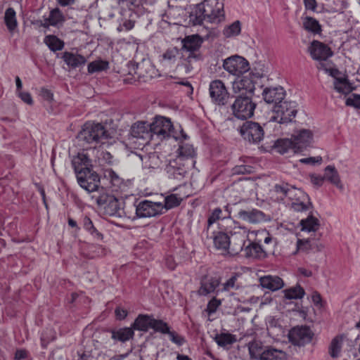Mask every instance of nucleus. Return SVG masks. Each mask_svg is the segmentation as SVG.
<instances>
[{
  "label": "nucleus",
  "mask_w": 360,
  "mask_h": 360,
  "mask_svg": "<svg viewBox=\"0 0 360 360\" xmlns=\"http://www.w3.org/2000/svg\"><path fill=\"white\" fill-rule=\"evenodd\" d=\"M152 323L151 328L154 329L155 331L160 332L162 334H168L169 333V327L167 323L163 321L153 319Z\"/></svg>",
  "instance_id": "obj_53"
},
{
  "label": "nucleus",
  "mask_w": 360,
  "mask_h": 360,
  "mask_svg": "<svg viewBox=\"0 0 360 360\" xmlns=\"http://www.w3.org/2000/svg\"><path fill=\"white\" fill-rule=\"evenodd\" d=\"M129 74L137 75V79L142 78L144 81L152 79L157 75V70L148 60H143L141 63H129L128 65Z\"/></svg>",
  "instance_id": "obj_10"
},
{
  "label": "nucleus",
  "mask_w": 360,
  "mask_h": 360,
  "mask_svg": "<svg viewBox=\"0 0 360 360\" xmlns=\"http://www.w3.org/2000/svg\"><path fill=\"white\" fill-rule=\"evenodd\" d=\"M237 276H231L226 283L223 284V290L229 291L233 289H238V285L236 284Z\"/></svg>",
  "instance_id": "obj_56"
},
{
  "label": "nucleus",
  "mask_w": 360,
  "mask_h": 360,
  "mask_svg": "<svg viewBox=\"0 0 360 360\" xmlns=\"http://www.w3.org/2000/svg\"><path fill=\"white\" fill-rule=\"evenodd\" d=\"M108 68V63L103 60H96L88 65V72L94 73L101 72Z\"/></svg>",
  "instance_id": "obj_51"
},
{
  "label": "nucleus",
  "mask_w": 360,
  "mask_h": 360,
  "mask_svg": "<svg viewBox=\"0 0 360 360\" xmlns=\"http://www.w3.org/2000/svg\"><path fill=\"white\" fill-rule=\"evenodd\" d=\"M252 172V167L250 165H236L233 168L234 174H250Z\"/></svg>",
  "instance_id": "obj_59"
},
{
  "label": "nucleus",
  "mask_w": 360,
  "mask_h": 360,
  "mask_svg": "<svg viewBox=\"0 0 360 360\" xmlns=\"http://www.w3.org/2000/svg\"><path fill=\"white\" fill-rule=\"evenodd\" d=\"M259 284L263 288L276 291L284 285L283 280L277 276L267 275L259 278Z\"/></svg>",
  "instance_id": "obj_27"
},
{
  "label": "nucleus",
  "mask_w": 360,
  "mask_h": 360,
  "mask_svg": "<svg viewBox=\"0 0 360 360\" xmlns=\"http://www.w3.org/2000/svg\"><path fill=\"white\" fill-rule=\"evenodd\" d=\"M150 129L152 139L156 136L157 138L163 139L172 136L173 125L169 119L158 117L150 124Z\"/></svg>",
  "instance_id": "obj_13"
},
{
  "label": "nucleus",
  "mask_w": 360,
  "mask_h": 360,
  "mask_svg": "<svg viewBox=\"0 0 360 360\" xmlns=\"http://www.w3.org/2000/svg\"><path fill=\"white\" fill-rule=\"evenodd\" d=\"M178 156L184 159V162H188L189 160H195V151L192 145L187 143H182L179 145L178 148Z\"/></svg>",
  "instance_id": "obj_34"
},
{
  "label": "nucleus",
  "mask_w": 360,
  "mask_h": 360,
  "mask_svg": "<svg viewBox=\"0 0 360 360\" xmlns=\"http://www.w3.org/2000/svg\"><path fill=\"white\" fill-rule=\"evenodd\" d=\"M300 225L302 226V231L308 232H314L319 227V220L313 216H309L306 219H302L300 221Z\"/></svg>",
  "instance_id": "obj_42"
},
{
  "label": "nucleus",
  "mask_w": 360,
  "mask_h": 360,
  "mask_svg": "<svg viewBox=\"0 0 360 360\" xmlns=\"http://www.w3.org/2000/svg\"><path fill=\"white\" fill-rule=\"evenodd\" d=\"M285 354L281 350L271 347H266V349L259 360H284Z\"/></svg>",
  "instance_id": "obj_37"
},
{
  "label": "nucleus",
  "mask_w": 360,
  "mask_h": 360,
  "mask_svg": "<svg viewBox=\"0 0 360 360\" xmlns=\"http://www.w3.org/2000/svg\"><path fill=\"white\" fill-rule=\"evenodd\" d=\"M209 91L213 102L222 105L226 103L229 98V92L221 80L216 79L211 82Z\"/></svg>",
  "instance_id": "obj_17"
},
{
  "label": "nucleus",
  "mask_w": 360,
  "mask_h": 360,
  "mask_svg": "<svg viewBox=\"0 0 360 360\" xmlns=\"http://www.w3.org/2000/svg\"><path fill=\"white\" fill-rule=\"evenodd\" d=\"M342 339L341 337H335L331 341L329 347V353L333 358L338 357L341 351Z\"/></svg>",
  "instance_id": "obj_48"
},
{
  "label": "nucleus",
  "mask_w": 360,
  "mask_h": 360,
  "mask_svg": "<svg viewBox=\"0 0 360 360\" xmlns=\"http://www.w3.org/2000/svg\"><path fill=\"white\" fill-rule=\"evenodd\" d=\"M304 4L306 9L315 11L316 8V0H304Z\"/></svg>",
  "instance_id": "obj_64"
},
{
  "label": "nucleus",
  "mask_w": 360,
  "mask_h": 360,
  "mask_svg": "<svg viewBox=\"0 0 360 360\" xmlns=\"http://www.w3.org/2000/svg\"><path fill=\"white\" fill-rule=\"evenodd\" d=\"M308 52L312 59L318 61H326L333 55V51L328 45L317 40L311 42Z\"/></svg>",
  "instance_id": "obj_16"
},
{
  "label": "nucleus",
  "mask_w": 360,
  "mask_h": 360,
  "mask_svg": "<svg viewBox=\"0 0 360 360\" xmlns=\"http://www.w3.org/2000/svg\"><path fill=\"white\" fill-rule=\"evenodd\" d=\"M168 335H169L170 340L178 346L183 345L186 342L183 336L178 335L174 331H169Z\"/></svg>",
  "instance_id": "obj_57"
},
{
  "label": "nucleus",
  "mask_w": 360,
  "mask_h": 360,
  "mask_svg": "<svg viewBox=\"0 0 360 360\" xmlns=\"http://www.w3.org/2000/svg\"><path fill=\"white\" fill-rule=\"evenodd\" d=\"M153 318L148 315L140 314L131 325L133 330L147 331L152 327Z\"/></svg>",
  "instance_id": "obj_30"
},
{
  "label": "nucleus",
  "mask_w": 360,
  "mask_h": 360,
  "mask_svg": "<svg viewBox=\"0 0 360 360\" xmlns=\"http://www.w3.org/2000/svg\"><path fill=\"white\" fill-rule=\"evenodd\" d=\"M248 347L250 358L255 360H259L266 349L261 341L255 340L250 342Z\"/></svg>",
  "instance_id": "obj_33"
},
{
  "label": "nucleus",
  "mask_w": 360,
  "mask_h": 360,
  "mask_svg": "<svg viewBox=\"0 0 360 360\" xmlns=\"http://www.w3.org/2000/svg\"><path fill=\"white\" fill-rule=\"evenodd\" d=\"M72 165L76 174V177L79 173L88 172V169L92 167L91 160L87 154L84 152L78 153L77 155L72 159Z\"/></svg>",
  "instance_id": "obj_23"
},
{
  "label": "nucleus",
  "mask_w": 360,
  "mask_h": 360,
  "mask_svg": "<svg viewBox=\"0 0 360 360\" xmlns=\"http://www.w3.org/2000/svg\"><path fill=\"white\" fill-rule=\"evenodd\" d=\"M48 18L50 21L49 24L53 27H59L65 21L64 15L58 8L51 10Z\"/></svg>",
  "instance_id": "obj_41"
},
{
  "label": "nucleus",
  "mask_w": 360,
  "mask_h": 360,
  "mask_svg": "<svg viewBox=\"0 0 360 360\" xmlns=\"http://www.w3.org/2000/svg\"><path fill=\"white\" fill-rule=\"evenodd\" d=\"M224 231L228 233L231 242L229 254L231 255L239 254L249 240V230L245 226H240L238 222L229 219L226 221Z\"/></svg>",
  "instance_id": "obj_2"
},
{
  "label": "nucleus",
  "mask_w": 360,
  "mask_h": 360,
  "mask_svg": "<svg viewBox=\"0 0 360 360\" xmlns=\"http://www.w3.org/2000/svg\"><path fill=\"white\" fill-rule=\"evenodd\" d=\"M231 210H230V206L228 205L224 207V210H222L221 208H215L211 214L209 216L207 219V230H206V234L207 237H208L209 234V229L210 226L216 222L217 220L219 219H227V221L231 219Z\"/></svg>",
  "instance_id": "obj_26"
},
{
  "label": "nucleus",
  "mask_w": 360,
  "mask_h": 360,
  "mask_svg": "<svg viewBox=\"0 0 360 360\" xmlns=\"http://www.w3.org/2000/svg\"><path fill=\"white\" fill-rule=\"evenodd\" d=\"M163 204L150 200H142L136 205V214L139 218L156 217L162 214Z\"/></svg>",
  "instance_id": "obj_14"
},
{
  "label": "nucleus",
  "mask_w": 360,
  "mask_h": 360,
  "mask_svg": "<svg viewBox=\"0 0 360 360\" xmlns=\"http://www.w3.org/2000/svg\"><path fill=\"white\" fill-rule=\"evenodd\" d=\"M295 145V152H302L309 146L313 141V134L309 129H300L292 135Z\"/></svg>",
  "instance_id": "obj_19"
},
{
  "label": "nucleus",
  "mask_w": 360,
  "mask_h": 360,
  "mask_svg": "<svg viewBox=\"0 0 360 360\" xmlns=\"http://www.w3.org/2000/svg\"><path fill=\"white\" fill-rule=\"evenodd\" d=\"M311 203L309 197L307 199H302L293 201L291 203V208L296 212H304L309 209Z\"/></svg>",
  "instance_id": "obj_50"
},
{
  "label": "nucleus",
  "mask_w": 360,
  "mask_h": 360,
  "mask_svg": "<svg viewBox=\"0 0 360 360\" xmlns=\"http://www.w3.org/2000/svg\"><path fill=\"white\" fill-rule=\"evenodd\" d=\"M219 285V281L215 277H205L201 281V285L198 290L200 295H207L213 292Z\"/></svg>",
  "instance_id": "obj_29"
},
{
  "label": "nucleus",
  "mask_w": 360,
  "mask_h": 360,
  "mask_svg": "<svg viewBox=\"0 0 360 360\" xmlns=\"http://www.w3.org/2000/svg\"><path fill=\"white\" fill-rule=\"evenodd\" d=\"M346 105L353 106L356 108H360V95L353 94V98H348L346 101Z\"/></svg>",
  "instance_id": "obj_60"
},
{
  "label": "nucleus",
  "mask_w": 360,
  "mask_h": 360,
  "mask_svg": "<svg viewBox=\"0 0 360 360\" xmlns=\"http://www.w3.org/2000/svg\"><path fill=\"white\" fill-rule=\"evenodd\" d=\"M131 139H141L143 141L141 145L144 146L148 143L151 138V131L150 129V124L145 122H139L131 126Z\"/></svg>",
  "instance_id": "obj_20"
},
{
  "label": "nucleus",
  "mask_w": 360,
  "mask_h": 360,
  "mask_svg": "<svg viewBox=\"0 0 360 360\" xmlns=\"http://www.w3.org/2000/svg\"><path fill=\"white\" fill-rule=\"evenodd\" d=\"M321 161H322V158L320 156L302 158V159L300 160V162L302 163L311 164V165H314L315 163H321Z\"/></svg>",
  "instance_id": "obj_62"
},
{
  "label": "nucleus",
  "mask_w": 360,
  "mask_h": 360,
  "mask_svg": "<svg viewBox=\"0 0 360 360\" xmlns=\"http://www.w3.org/2000/svg\"><path fill=\"white\" fill-rule=\"evenodd\" d=\"M211 238H212L214 245L217 250H223L229 254V250H231V242L226 231L224 230L217 233L214 232Z\"/></svg>",
  "instance_id": "obj_25"
},
{
  "label": "nucleus",
  "mask_w": 360,
  "mask_h": 360,
  "mask_svg": "<svg viewBox=\"0 0 360 360\" xmlns=\"http://www.w3.org/2000/svg\"><path fill=\"white\" fill-rule=\"evenodd\" d=\"M310 179H311V183L317 186H322V184L325 180L324 176L316 175V174H311L310 176Z\"/></svg>",
  "instance_id": "obj_61"
},
{
  "label": "nucleus",
  "mask_w": 360,
  "mask_h": 360,
  "mask_svg": "<svg viewBox=\"0 0 360 360\" xmlns=\"http://www.w3.org/2000/svg\"><path fill=\"white\" fill-rule=\"evenodd\" d=\"M108 137V131L100 123L86 122L77 135L79 141L96 145Z\"/></svg>",
  "instance_id": "obj_3"
},
{
  "label": "nucleus",
  "mask_w": 360,
  "mask_h": 360,
  "mask_svg": "<svg viewBox=\"0 0 360 360\" xmlns=\"http://www.w3.org/2000/svg\"><path fill=\"white\" fill-rule=\"evenodd\" d=\"M91 198L94 199L97 205L99 206H104L109 202V204L115 212L119 209L118 200L112 196L106 195L103 192L99 194H93L91 195Z\"/></svg>",
  "instance_id": "obj_32"
},
{
  "label": "nucleus",
  "mask_w": 360,
  "mask_h": 360,
  "mask_svg": "<svg viewBox=\"0 0 360 360\" xmlns=\"http://www.w3.org/2000/svg\"><path fill=\"white\" fill-rule=\"evenodd\" d=\"M274 192L277 195V198L284 202H287V200L293 202L307 198V194L303 191L286 183L276 184L274 186Z\"/></svg>",
  "instance_id": "obj_7"
},
{
  "label": "nucleus",
  "mask_w": 360,
  "mask_h": 360,
  "mask_svg": "<svg viewBox=\"0 0 360 360\" xmlns=\"http://www.w3.org/2000/svg\"><path fill=\"white\" fill-rule=\"evenodd\" d=\"M195 164V160H189L188 162H184V160L181 158H176L169 161L165 170L169 178L181 180Z\"/></svg>",
  "instance_id": "obj_6"
},
{
  "label": "nucleus",
  "mask_w": 360,
  "mask_h": 360,
  "mask_svg": "<svg viewBox=\"0 0 360 360\" xmlns=\"http://www.w3.org/2000/svg\"><path fill=\"white\" fill-rule=\"evenodd\" d=\"M255 89L254 75L250 72L237 77L233 82V91L238 95L252 96Z\"/></svg>",
  "instance_id": "obj_12"
},
{
  "label": "nucleus",
  "mask_w": 360,
  "mask_h": 360,
  "mask_svg": "<svg viewBox=\"0 0 360 360\" xmlns=\"http://www.w3.org/2000/svg\"><path fill=\"white\" fill-rule=\"evenodd\" d=\"M240 252L246 258L261 259L266 257L268 250L263 248L259 243L249 240Z\"/></svg>",
  "instance_id": "obj_21"
},
{
  "label": "nucleus",
  "mask_w": 360,
  "mask_h": 360,
  "mask_svg": "<svg viewBox=\"0 0 360 360\" xmlns=\"http://www.w3.org/2000/svg\"><path fill=\"white\" fill-rule=\"evenodd\" d=\"M181 198L177 197L175 194H172L165 198L164 209L167 210L176 207L181 203Z\"/></svg>",
  "instance_id": "obj_54"
},
{
  "label": "nucleus",
  "mask_w": 360,
  "mask_h": 360,
  "mask_svg": "<svg viewBox=\"0 0 360 360\" xmlns=\"http://www.w3.org/2000/svg\"><path fill=\"white\" fill-rule=\"evenodd\" d=\"M214 340L219 346L223 347L231 345L237 341L236 335L228 333L217 334Z\"/></svg>",
  "instance_id": "obj_43"
},
{
  "label": "nucleus",
  "mask_w": 360,
  "mask_h": 360,
  "mask_svg": "<svg viewBox=\"0 0 360 360\" xmlns=\"http://www.w3.org/2000/svg\"><path fill=\"white\" fill-rule=\"evenodd\" d=\"M223 68L236 77L246 73L250 69L248 60L239 56H233L224 60Z\"/></svg>",
  "instance_id": "obj_11"
},
{
  "label": "nucleus",
  "mask_w": 360,
  "mask_h": 360,
  "mask_svg": "<svg viewBox=\"0 0 360 360\" xmlns=\"http://www.w3.org/2000/svg\"><path fill=\"white\" fill-rule=\"evenodd\" d=\"M313 333L307 326L293 328L289 333V340L295 345L303 346L309 343L312 338Z\"/></svg>",
  "instance_id": "obj_18"
},
{
  "label": "nucleus",
  "mask_w": 360,
  "mask_h": 360,
  "mask_svg": "<svg viewBox=\"0 0 360 360\" xmlns=\"http://www.w3.org/2000/svg\"><path fill=\"white\" fill-rule=\"evenodd\" d=\"M224 3L219 0H204L196 5L189 15V22L200 25L204 20L219 23L224 20Z\"/></svg>",
  "instance_id": "obj_1"
},
{
  "label": "nucleus",
  "mask_w": 360,
  "mask_h": 360,
  "mask_svg": "<svg viewBox=\"0 0 360 360\" xmlns=\"http://www.w3.org/2000/svg\"><path fill=\"white\" fill-rule=\"evenodd\" d=\"M112 339L124 342L133 338L134 333L132 327L121 328L111 330Z\"/></svg>",
  "instance_id": "obj_31"
},
{
  "label": "nucleus",
  "mask_w": 360,
  "mask_h": 360,
  "mask_svg": "<svg viewBox=\"0 0 360 360\" xmlns=\"http://www.w3.org/2000/svg\"><path fill=\"white\" fill-rule=\"evenodd\" d=\"M302 25L305 30L314 34H319L321 32V26L319 21L309 16L302 17Z\"/></svg>",
  "instance_id": "obj_35"
},
{
  "label": "nucleus",
  "mask_w": 360,
  "mask_h": 360,
  "mask_svg": "<svg viewBox=\"0 0 360 360\" xmlns=\"http://www.w3.org/2000/svg\"><path fill=\"white\" fill-rule=\"evenodd\" d=\"M276 146L278 149V151L281 154H285L290 151L293 153L295 152V145L292 141V137L290 139H283L278 140L276 143Z\"/></svg>",
  "instance_id": "obj_40"
},
{
  "label": "nucleus",
  "mask_w": 360,
  "mask_h": 360,
  "mask_svg": "<svg viewBox=\"0 0 360 360\" xmlns=\"http://www.w3.org/2000/svg\"><path fill=\"white\" fill-rule=\"evenodd\" d=\"M62 58L72 69L83 66L86 62L85 57L83 56L68 51L63 53Z\"/></svg>",
  "instance_id": "obj_28"
},
{
  "label": "nucleus",
  "mask_w": 360,
  "mask_h": 360,
  "mask_svg": "<svg viewBox=\"0 0 360 360\" xmlns=\"http://www.w3.org/2000/svg\"><path fill=\"white\" fill-rule=\"evenodd\" d=\"M236 217L249 224H257L270 220V217L257 209H240Z\"/></svg>",
  "instance_id": "obj_15"
},
{
  "label": "nucleus",
  "mask_w": 360,
  "mask_h": 360,
  "mask_svg": "<svg viewBox=\"0 0 360 360\" xmlns=\"http://www.w3.org/2000/svg\"><path fill=\"white\" fill-rule=\"evenodd\" d=\"M264 100L267 103L280 104L283 101L285 92L283 87L266 88L262 93Z\"/></svg>",
  "instance_id": "obj_24"
},
{
  "label": "nucleus",
  "mask_w": 360,
  "mask_h": 360,
  "mask_svg": "<svg viewBox=\"0 0 360 360\" xmlns=\"http://www.w3.org/2000/svg\"><path fill=\"white\" fill-rule=\"evenodd\" d=\"M202 40L198 36H190L183 41V49L191 53L198 51L200 47Z\"/></svg>",
  "instance_id": "obj_36"
},
{
  "label": "nucleus",
  "mask_w": 360,
  "mask_h": 360,
  "mask_svg": "<svg viewBox=\"0 0 360 360\" xmlns=\"http://www.w3.org/2000/svg\"><path fill=\"white\" fill-rule=\"evenodd\" d=\"M77 180L79 186L89 193L94 194L101 193L100 178L98 174L93 171L91 168L88 169V172L79 173L77 176Z\"/></svg>",
  "instance_id": "obj_8"
},
{
  "label": "nucleus",
  "mask_w": 360,
  "mask_h": 360,
  "mask_svg": "<svg viewBox=\"0 0 360 360\" xmlns=\"http://www.w3.org/2000/svg\"><path fill=\"white\" fill-rule=\"evenodd\" d=\"M324 178L331 184L338 186L340 181L338 172L334 166L328 165L326 167L324 172Z\"/></svg>",
  "instance_id": "obj_45"
},
{
  "label": "nucleus",
  "mask_w": 360,
  "mask_h": 360,
  "mask_svg": "<svg viewBox=\"0 0 360 360\" xmlns=\"http://www.w3.org/2000/svg\"><path fill=\"white\" fill-rule=\"evenodd\" d=\"M334 88L342 94H347L350 91L347 80L345 78H336L334 82Z\"/></svg>",
  "instance_id": "obj_52"
},
{
  "label": "nucleus",
  "mask_w": 360,
  "mask_h": 360,
  "mask_svg": "<svg viewBox=\"0 0 360 360\" xmlns=\"http://www.w3.org/2000/svg\"><path fill=\"white\" fill-rule=\"evenodd\" d=\"M305 292L300 285H297L285 290V297L288 300L301 299L304 297Z\"/></svg>",
  "instance_id": "obj_47"
},
{
  "label": "nucleus",
  "mask_w": 360,
  "mask_h": 360,
  "mask_svg": "<svg viewBox=\"0 0 360 360\" xmlns=\"http://www.w3.org/2000/svg\"><path fill=\"white\" fill-rule=\"evenodd\" d=\"M274 115L271 117L270 121L276 122L280 124H288L292 121L297 114V109L295 102L283 101L280 104L274 105L273 107Z\"/></svg>",
  "instance_id": "obj_5"
},
{
  "label": "nucleus",
  "mask_w": 360,
  "mask_h": 360,
  "mask_svg": "<svg viewBox=\"0 0 360 360\" xmlns=\"http://www.w3.org/2000/svg\"><path fill=\"white\" fill-rule=\"evenodd\" d=\"M221 304V301L216 299V298H212L207 304V309L206 311H207V313L209 314H212L213 313H214L217 308L219 307V306Z\"/></svg>",
  "instance_id": "obj_58"
},
{
  "label": "nucleus",
  "mask_w": 360,
  "mask_h": 360,
  "mask_svg": "<svg viewBox=\"0 0 360 360\" xmlns=\"http://www.w3.org/2000/svg\"><path fill=\"white\" fill-rule=\"evenodd\" d=\"M4 20L9 31L12 32L17 27V20L15 11L13 8H8L6 10Z\"/></svg>",
  "instance_id": "obj_46"
},
{
  "label": "nucleus",
  "mask_w": 360,
  "mask_h": 360,
  "mask_svg": "<svg viewBox=\"0 0 360 360\" xmlns=\"http://www.w3.org/2000/svg\"><path fill=\"white\" fill-rule=\"evenodd\" d=\"M19 97L27 104L32 105L33 103L32 96L28 92L19 91L18 93Z\"/></svg>",
  "instance_id": "obj_63"
},
{
  "label": "nucleus",
  "mask_w": 360,
  "mask_h": 360,
  "mask_svg": "<svg viewBox=\"0 0 360 360\" xmlns=\"http://www.w3.org/2000/svg\"><path fill=\"white\" fill-rule=\"evenodd\" d=\"M82 226L91 234L94 239L98 241L103 240V234L97 230L91 219L87 216L82 219Z\"/></svg>",
  "instance_id": "obj_38"
},
{
  "label": "nucleus",
  "mask_w": 360,
  "mask_h": 360,
  "mask_svg": "<svg viewBox=\"0 0 360 360\" xmlns=\"http://www.w3.org/2000/svg\"><path fill=\"white\" fill-rule=\"evenodd\" d=\"M44 44L53 52L60 51L64 48V42L55 35L49 34L44 37Z\"/></svg>",
  "instance_id": "obj_39"
},
{
  "label": "nucleus",
  "mask_w": 360,
  "mask_h": 360,
  "mask_svg": "<svg viewBox=\"0 0 360 360\" xmlns=\"http://www.w3.org/2000/svg\"><path fill=\"white\" fill-rule=\"evenodd\" d=\"M240 23L237 20L229 26L225 27L223 30V34L226 37H232L238 35L240 33Z\"/></svg>",
  "instance_id": "obj_49"
},
{
  "label": "nucleus",
  "mask_w": 360,
  "mask_h": 360,
  "mask_svg": "<svg viewBox=\"0 0 360 360\" xmlns=\"http://www.w3.org/2000/svg\"><path fill=\"white\" fill-rule=\"evenodd\" d=\"M179 55V49L176 47L167 49L162 56V59L169 63H174Z\"/></svg>",
  "instance_id": "obj_55"
},
{
  "label": "nucleus",
  "mask_w": 360,
  "mask_h": 360,
  "mask_svg": "<svg viewBox=\"0 0 360 360\" xmlns=\"http://www.w3.org/2000/svg\"><path fill=\"white\" fill-rule=\"evenodd\" d=\"M297 248L299 251L310 255L311 253L321 252L324 248V245L315 238L298 239L297 241Z\"/></svg>",
  "instance_id": "obj_22"
},
{
  "label": "nucleus",
  "mask_w": 360,
  "mask_h": 360,
  "mask_svg": "<svg viewBox=\"0 0 360 360\" xmlns=\"http://www.w3.org/2000/svg\"><path fill=\"white\" fill-rule=\"evenodd\" d=\"M105 176L110 181L113 191H117L121 189L123 186V180L114 171L106 170Z\"/></svg>",
  "instance_id": "obj_44"
},
{
  "label": "nucleus",
  "mask_w": 360,
  "mask_h": 360,
  "mask_svg": "<svg viewBox=\"0 0 360 360\" xmlns=\"http://www.w3.org/2000/svg\"><path fill=\"white\" fill-rule=\"evenodd\" d=\"M243 138L252 143H259L264 138V132L262 127L257 122L247 121L240 128Z\"/></svg>",
  "instance_id": "obj_9"
},
{
  "label": "nucleus",
  "mask_w": 360,
  "mask_h": 360,
  "mask_svg": "<svg viewBox=\"0 0 360 360\" xmlns=\"http://www.w3.org/2000/svg\"><path fill=\"white\" fill-rule=\"evenodd\" d=\"M255 108L256 104L252 101V96L243 94H237L231 106L233 115L239 120H247L251 117Z\"/></svg>",
  "instance_id": "obj_4"
}]
</instances>
